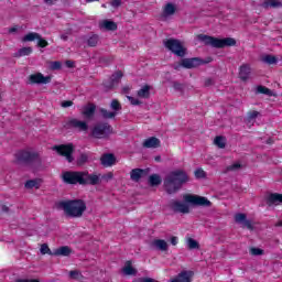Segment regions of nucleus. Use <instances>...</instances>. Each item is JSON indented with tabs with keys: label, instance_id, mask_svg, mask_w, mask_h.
<instances>
[{
	"label": "nucleus",
	"instance_id": "7",
	"mask_svg": "<svg viewBox=\"0 0 282 282\" xmlns=\"http://www.w3.org/2000/svg\"><path fill=\"white\" fill-rule=\"evenodd\" d=\"M113 133V127L109 122H97L91 130L93 138L97 140H106Z\"/></svg>",
	"mask_w": 282,
	"mask_h": 282
},
{
	"label": "nucleus",
	"instance_id": "10",
	"mask_svg": "<svg viewBox=\"0 0 282 282\" xmlns=\"http://www.w3.org/2000/svg\"><path fill=\"white\" fill-rule=\"evenodd\" d=\"M65 129H74L75 131H88L89 124L86 121H80L76 118H70L65 123Z\"/></svg>",
	"mask_w": 282,
	"mask_h": 282
},
{
	"label": "nucleus",
	"instance_id": "34",
	"mask_svg": "<svg viewBox=\"0 0 282 282\" xmlns=\"http://www.w3.org/2000/svg\"><path fill=\"white\" fill-rule=\"evenodd\" d=\"M94 113H96V106L95 105L87 106L83 110V116H85V118H93Z\"/></svg>",
	"mask_w": 282,
	"mask_h": 282
},
{
	"label": "nucleus",
	"instance_id": "17",
	"mask_svg": "<svg viewBox=\"0 0 282 282\" xmlns=\"http://www.w3.org/2000/svg\"><path fill=\"white\" fill-rule=\"evenodd\" d=\"M176 10L177 8L175 7V4L171 2L166 3L161 14V19L163 21H166L169 17H173V14H175Z\"/></svg>",
	"mask_w": 282,
	"mask_h": 282
},
{
	"label": "nucleus",
	"instance_id": "20",
	"mask_svg": "<svg viewBox=\"0 0 282 282\" xmlns=\"http://www.w3.org/2000/svg\"><path fill=\"white\" fill-rule=\"evenodd\" d=\"M54 257H69L72 254V248L67 246L59 247L53 251Z\"/></svg>",
	"mask_w": 282,
	"mask_h": 282
},
{
	"label": "nucleus",
	"instance_id": "38",
	"mask_svg": "<svg viewBox=\"0 0 282 282\" xmlns=\"http://www.w3.org/2000/svg\"><path fill=\"white\" fill-rule=\"evenodd\" d=\"M187 248L188 250H199V242L193 238L187 239Z\"/></svg>",
	"mask_w": 282,
	"mask_h": 282
},
{
	"label": "nucleus",
	"instance_id": "64",
	"mask_svg": "<svg viewBox=\"0 0 282 282\" xmlns=\"http://www.w3.org/2000/svg\"><path fill=\"white\" fill-rule=\"evenodd\" d=\"M275 226H278V227H282V220H281V221H279L278 224H275Z\"/></svg>",
	"mask_w": 282,
	"mask_h": 282
},
{
	"label": "nucleus",
	"instance_id": "44",
	"mask_svg": "<svg viewBox=\"0 0 282 282\" xmlns=\"http://www.w3.org/2000/svg\"><path fill=\"white\" fill-rule=\"evenodd\" d=\"M194 175L197 180H202L204 177H206V172H204V170L202 169H197L195 172H194Z\"/></svg>",
	"mask_w": 282,
	"mask_h": 282
},
{
	"label": "nucleus",
	"instance_id": "56",
	"mask_svg": "<svg viewBox=\"0 0 282 282\" xmlns=\"http://www.w3.org/2000/svg\"><path fill=\"white\" fill-rule=\"evenodd\" d=\"M111 6L112 8H120V6H122V0H112Z\"/></svg>",
	"mask_w": 282,
	"mask_h": 282
},
{
	"label": "nucleus",
	"instance_id": "11",
	"mask_svg": "<svg viewBox=\"0 0 282 282\" xmlns=\"http://www.w3.org/2000/svg\"><path fill=\"white\" fill-rule=\"evenodd\" d=\"M210 61V58H208V61H205L199 57L183 58L182 66L185 67V69H193L194 67H199V65H208Z\"/></svg>",
	"mask_w": 282,
	"mask_h": 282
},
{
	"label": "nucleus",
	"instance_id": "55",
	"mask_svg": "<svg viewBox=\"0 0 282 282\" xmlns=\"http://www.w3.org/2000/svg\"><path fill=\"white\" fill-rule=\"evenodd\" d=\"M74 105V101L72 100H65L62 102V107H64V109H67V107H72Z\"/></svg>",
	"mask_w": 282,
	"mask_h": 282
},
{
	"label": "nucleus",
	"instance_id": "36",
	"mask_svg": "<svg viewBox=\"0 0 282 282\" xmlns=\"http://www.w3.org/2000/svg\"><path fill=\"white\" fill-rule=\"evenodd\" d=\"M262 63H265L267 65H276L278 59L274 55H264L262 57Z\"/></svg>",
	"mask_w": 282,
	"mask_h": 282
},
{
	"label": "nucleus",
	"instance_id": "13",
	"mask_svg": "<svg viewBox=\"0 0 282 282\" xmlns=\"http://www.w3.org/2000/svg\"><path fill=\"white\" fill-rule=\"evenodd\" d=\"M29 83L31 85H48V83H52V76H44L42 73H36L29 76Z\"/></svg>",
	"mask_w": 282,
	"mask_h": 282
},
{
	"label": "nucleus",
	"instance_id": "35",
	"mask_svg": "<svg viewBox=\"0 0 282 282\" xmlns=\"http://www.w3.org/2000/svg\"><path fill=\"white\" fill-rule=\"evenodd\" d=\"M214 144L218 147V149H226V137L218 135L214 139Z\"/></svg>",
	"mask_w": 282,
	"mask_h": 282
},
{
	"label": "nucleus",
	"instance_id": "54",
	"mask_svg": "<svg viewBox=\"0 0 282 282\" xmlns=\"http://www.w3.org/2000/svg\"><path fill=\"white\" fill-rule=\"evenodd\" d=\"M139 282H160L153 278H140Z\"/></svg>",
	"mask_w": 282,
	"mask_h": 282
},
{
	"label": "nucleus",
	"instance_id": "48",
	"mask_svg": "<svg viewBox=\"0 0 282 282\" xmlns=\"http://www.w3.org/2000/svg\"><path fill=\"white\" fill-rule=\"evenodd\" d=\"M239 169H241V163H234L227 166V171H239Z\"/></svg>",
	"mask_w": 282,
	"mask_h": 282
},
{
	"label": "nucleus",
	"instance_id": "25",
	"mask_svg": "<svg viewBox=\"0 0 282 282\" xmlns=\"http://www.w3.org/2000/svg\"><path fill=\"white\" fill-rule=\"evenodd\" d=\"M239 78L240 80H248V78H250V66L248 65H242L240 66V70H239Z\"/></svg>",
	"mask_w": 282,
	"mask_h": 282
},
{
	"label": "nucleus",
	"instance_id": "19",
	"mask_svg": "<svg viewBox=\"0 0 282 282\" xmlns=\"http://www.w3.org/2000/svg\"><path fill=\"white\" fill-rule=\"evenodd\" d=\"M102 166H113L116 164V155L108 153L104 154L100 159Z\"/></svg>",
	"mask_w": 282,
	"mask_h": 282
},
{
	"label": "nucleus",
	"instance_id": "9",
	"mask_svg": "<svg viewBox=\"0 0 282 282\" xmlns=\"http://www.w3.org/2000/svg\"><path fill=\"white\" fill-rule=\"evenodd\" d=\"M53 151H56V153H58V155H62V158H66L67 162H74V144L68 143L54 145Z\"/></svg>",
	"mask_w": 282,
	"mask_h": 282
},
{
	"label": "nucleus",
	"instance_id": "31",
	"mask_svg": "<svg viewBox=\"0 0 282 282\" xmlns=\"http://www.w3.org/2000/svg\"><path fill=\"white\" fill-rule=\"evenodd\" d=\"M101 28H105V30L115 32V30H118V24L113 21L105 20L101 24Z\"/></svg>",
	"mask_w": 282,
	"mask_h": 282
},
{
	"label": "nucleus",
	"instance_id": "14",
	"mask_svg": "<svg viewBox=\"0 0 282 282\" xmlns=\"http://www.w3.org/2000/svg\"><path fill=\"white\" fill-rule=\"evenodd\" d=\"M236 224H239L241 228H247L248 230H254L252 221L248 220V216L243 213H238L234 216Z\"/></svg>",
	"mask_w": 282,
	"mask_h": 282
},
{
	"label": "nucleus",
	"instance_id": "45",
	"mask_svg": "<svg viewBox=\"0 0 282 282\" xmlns=\"http://www.w3.org/2000/svg\"><path fill=\"white\" fill-rule=\"evenodd\" d=\"M47 45H50V43L40 35V37H37V47H47Z\"/></svg>",
	"mask_w": 282,
	"mask_h": 282
},
{
	"label": "nucleus",
	"instance_id": "58",
	"mask_svg": "<svg viewBox=\"0 0 282 282\" xmlns=\"http://www.w3.org/2000/svg\"><path fill=\"white\" fill-rule=\"evenodd\" d=\"M17 282H41V281L34 280V279H19L17 280Z\"/></svg>",
	"mask_w": 282,
	"mask_h": 282
},
{
	"label": "nucleus",
	"instance_id": "23",
	"mask_svg": "<svg viewBox=\"0 0 282 282\" xmlns=\"http://www.w3.org/2000/svg\"><path fill=\"white\" fill-rule=\"evenodd\" d=\"M123 274H126V276H135V274H138V270H135L132 265H131V261H127L126 265L122 269Z\"/></svg>",
	"mask_w": 282,
	"mask_h": 282
},
{
	"label": "nucleus",
	"instance_id": "46",
	"mask_svg": "<svg viewBox=\"0 0 282 282\" xmlns=\"http://www.w3.org/2000/svg\"><path fill=\"white\" fill-rule=\"evenodd\" d=\"M80 276H83V274H80L78 271L73 270L69 272V278L74 279L75 281H78V279H80Z\"/></svg>",
	"mask_w": 282,
	"mask_h": 282
},
{
	"label": "nucleus",
	"instance_id": "28",
	"mask_svg": "<svg viewBox=\"0 0 282 282\" xmlns=\"http://www.w3.org/2000/svg\"><path fill=\"white\" fill-rule=\"evenodd\" d=\"M142 173H144V170L133 169L130 172V177H131L132 182H140V180H142Z\"/></svg>",
	"mask_w": 282,
	"mask_h": 282
},
{
	"label": "nucleus",
	"instance_id": "29",
	"mask_svg": "<svg viewBox=\"0 0 282 282\" xmlns=\"http://www.w3.org/2000/svg\"><path fill=\"white\" fill-rule=\"evenodd\" d=\"M150 186H160L162 184V176L160 174H152L148 180Z\"/></svg>",
	"mask_w": 282,
	"mask_h": 282
},
{
	"label": "nucleus",
	"instance_id": "43",
	"mask_svg": "<svg viewBox=\"0 0 282 282\" xmlns=\"http://www.w3.org/2000/svg\"><path fill=\"white\" fill-rule=\"evenodd\" d=\"M173 88L175 89V91H181L183 94L184 89L186 86H184V84L180 83V82H173L172 83Z\"/></svg>",
	"mask_w": 282,
	"mask_h": 282
},
{
	"label": "nucleus",
	"instance_id": "18",
	"mask_svg": "<svg viewBox=\"0 0 282 282\" xmlns=\"http://www.w3.org/2000/svg\"><path fill=\"white\" fill-rule=\"evenodd\" d=\"M160 144H161L160 139L155 137H151L147 139L142 145L144 149H160Z\"/></svg>",
	"mask_w": 282,
	"mask_h": 282
},
{
	"label": "nucleus",
	"instance_id": "39",
	"mask_svg": "<svg viewBox=\"0 0 282 282\" xmlns=\"http://www.w3.org/2000/svg\"><path fill=\"white\" fill-rule=\"evenodd\" d=\"M110 109H112V111H116V113H118V111L122 110V105H120V101H118V99H112L110 102Z\"/></svg>",
	"mask_w": 282,
	"mask_h": 282
},
{
	"label": "nucleus",
	"instance_id": "37",
	"mask_svg": "<svg viewBox=\"0 0 282 282\" xmlns=\"http://www.w3.org/2000/svg\"><path fill=\"white\" fill-rule=\"evenodd\" d=\"M261 113L257 110L249 111L247 113L246 122H252L253 120H257Z\"/></svg>",
	"mask_w": 282,
	"mask_h": 282
},
{
	"label": "nucleus",
	"instance_id": "3",
	"mask_svg": "<svg viewBox=\"0 0 282 282\" xmlns=\"http://www.w3.org/2000/svg\"><path fill=\"white\" fill-rule=\"evenodd\" d=\"M59 210H64L67 217L78 218L83 217L87 210V204L83 199L61 200L56 204Z\"/></svg>",
	"mask_w": 282,
	"mask_h": 282
},
{
	"label": "nucleus",
	"instance_id": "57",
	"mask_svg": "<svg viewBox=\"0 0 282 282\" xmlns=\"http://www.w3.org/2000/svg\"><path fill=\"white\" fill-rule=\"evenodd\" d=\"M69 34H72V31L61 34L62 41H67L69 39Z\"/></svg>",
	"mask_w": 282,
	"mask_h": 282
},
{
	"label": "nucleus",
	"instance_id": "5",
	"mask_svg": "<svg viewBox=\"0 0 282 282\" xmlns=\"http://www.w3.org/2000/svg\"><path fill=\"white\" fill-rule=\"evenodd\" d=\"M34 162L41 164L39 152L21 150L15 153V164H25L26 166H30V164H34Z\"/></svg>",
	"mask_w": 282,
	"mask_h": 282
},
{
	"label": "nucleus",
	"instance_id": "41",
	"mask_svg": "<svg viewBox=\"0 0 282 282\" xmlns=\"http://www.w3.org/2000/svg\"><path fill=\"white\" fill-rule=\"evenodd\" d=\"M41 254H50L51 257H54V251L50 249L47 243H43L40 249Z\"/></svg>",
	"mask_w": 282,
	"mask_h": 282
},
{
	"label": "nucleus",
	"instance_id": "8",
	"mask_svg": "<svg viewBox=\"0 0 282 282\" xmlns=\"http://www.w3.org/2000/svg\"><path fill=\"white\" fill-rule=\"evenodd\" d=\"M183 199L187 204H192V206H203L204 208H210L213 206V203L208 198L199 195L185 194Z\"/></svg>",
	"mask_w": 282,
	"mask_h": 282
},
{
	"label": "nucleus",
	"instance_id": "4",
	"mask_svg": "<svg viewBox=\"0 0 282 282\" xmlns=\"http://www.w3.org/2000/svg\"><path fill=\"white\" fill-rule=\"evenodd\" d=\"M197 39L204 43V45L215 47L216 50H224V47H235V45H237V40L232 37L219 39L206 34H198Z\"/></svg>",
	"mask_w": 282,
	"mask_h": 282
},
{
	"label": "nucleus",
	"instance_id": "24",
	"mask_svg": "<svg viewBox=\"0 0 282 282\" xmlns=\"http://www.w3.org/2000/svg\"><path fill=\"white\" fill-rule=\"evenodd\" d=\"M33 50L31 46L19 48L18 52L13 54L14 58H21L22 56H30L32 54Z\"/></svg>",
	"mask_w": 282,
	"mask_h": 282
},
{
	"label": "nucleus",
	"instance_id": "12",
	"mask_svg": "<svg viewBox=\"0 0 282 282\" xmlns=\"http://www.w3.org/2000/svg\"><path fill=\"white\" fill-rule=\"evenodd\" d=\"M169 207L173 213H181L182 215H188L191 213V207L187 204L180 200H171Z\"/></svg>",
	"mask_w": 282,
	"mask_h": 282
},
{
	"label": "nucleus",
	"instance_id": "32",
	"mask_svg": "<svg viewBox=\"0 0 282 282\" xmlns=\"http://www.w3.org/2000/svg\"><path fill=\"white\" fill-rule=\"evenodd\" d=\"M99 42H100V36L98 34H93L87 39L88 47H96V45H98Z\"/></svg>",
	"mask_w": 282,
	"mask_h": 282
},
{
	"label": "nucleus",
	"instance_id": "49",
	"mask_svg": "<svg viewBox=\"0 0 282 282\" xmlns=\"http://www.w3.org/2000/svg\"><path fill=\"white\" fill-rule=\"evenodd\" d=\"M127 98H128L129 102L133 106L142 105V101H140L139 99H135L131 96H127Z\"/></svg>",
	"mask_w": 282,
	"mask_h": 282
},
{
	"label": "nucleus",
	"instance_id": "59",
	"mask_svg": "<svg viewBox=\"0 0 282 282\" xmlns=\"http://www.w3.org/2000/svg\"><path fill=\"white\" fill-rule=\"evenodd\" d=\"M56 1H58V0H44V3L46 6H56Z\"/></svg>",
	"mask_w": 282,
	"mask_h": 282
},
{
	"label": "nucleus",
	"instance_id": "1",
	"mask_svg": "<svg viewBox=\"0 0 282 282\" xmlns=\"http://www.w3.org/2000/svg\"><path fill=\"white\" fill-rule=\"evenodd\" d=\"M188 174L184 170H175L170 172L163 180V187L167 195H175L184 184L189 182Z\"/></svg>",
	"mask_w": 282,
	"mask_h": 282
},
{
	"label": "nucleus",
	"instance_id": "47",
	"mask_svg": "<svg viewBox=\"0 0 282 282\" xmlns=\"http://www.w3.org/2000/svg\"><path fill=\"white\" fill-rule=\"evenodd\" d=\"M250 254H252L253 257H260V254H263V250L259 248H251Z\"/></svg>",
	"mask_w": 282,
	"mask_h": 282
},
{
	"label": "nucleus",
	"instance_id": "42",
	"mask_svg": "<svg viewBox=\"0 0 282 282\" xmlns=\"http://www.w3.org/2000/svg\"><path fill=\"white\" fill-rule=\"evenodd\" d=\"M25 188H39V181L36 180H29L24 184Z\"/></svg>",
	"mask_w": 282,
	"mask_h": 282
},
{
	"label": "nucleus",
	"instance_id": "22",
	"mask_svg": "<svg viewBox=\"0 0 282 282\" xmlns=\"http://www.w3.org/2000/svg\"><path fill=\"white\" fill-rule=\"evenodd\" d=\"M191 272L189 271H183L181 273H178V275L171 280V282H191Z\"/></svg>",
	"mask_w": 282,
	"mask_h": 282
},
{
	"label": "nucleus",
	"instance_id": "61",
	"mask_svg": "<svg viewBox=\"0 0 282 282\" xmlns=\"http://www.w3.org/2000/svg\"><path fill=\"white\" fill-rule=\"evenodd\" d=\"M66 65H67V67H74V62H72V61H66Z\"/></svg>",
	"mask_w": 282,
	"mask_h": 282
},
{
	"label": "nucleus",
	"instance_id": "21",
	"mask_svg": "<svg viewBox=\"0 0 282 282\" xmlns=\"http://www.w3.org/2000/svg\"><path fill=\"white\" fill-rule=\"evenodd\" d=\"M137 96L139 98H144V99L151 98V86L150 85L142 86L141 89L138 90Z\"/></svg>",
	"mask_w": 282,
	"mask_h": 282
},
{
	"label": "nucleus",
	"instance_id": "16",
	"mask_svg": "<svg viewBox=\"0 0 282 282\" xmlns=\"http://www.w3.org/2000/svg\"><path fill=\"white\" fill-rule=\"evenodd\" d=\"M150 248L153 250H160L161 252H166L169 250V242L164 239H154L150 243Z\"/></svg>",
	"mask_w": 282,
	"mask_h": 282
},
{
	"label": "nucleus",
	"instance_id": "26",
	"mask_svg": "<svg viewBox=\"0 0 282 282\" xmlns=\"http://www.w3.org/2000/svg\"><path fill=\"white\" fill-rule=\"evenodd\" d=\"M99 113L104 118V120H113V118H116V116H118V112L109 111L105 108H100Z\"/></svg>",
	"mask_w": 282,
	"mask_h": 282
},
{
	"label": "nucleus",
	"instance_id": "52",
	"mask_svg": "<svg viewBox=\"0 0 282 282\" xmlns=\"http://www.w3.org/2000/svg\"><path fill=\"white\" fill-rule=\"evenodd\" d=\"M99 63L101 65H109V63H111V59L109 57H100Z\"/></svg>",
	"mask_w": 282,
	"mask_h": 282
},
{
	"label": "nucleus",
	"instance_id": "51",
	"mask_svg": "<svg viewBox=\"0 0 282 282\" xmlns=\"http://www.w3.org/2000/svg\"><path fill=\"white\" fill-rule=\"evenodd\" d=\"M213 85H215V79H213L210 77L205 79V82H204L205 87H213Z\"/></svg>",
	"mask_w": 282,
	"mask_h": 282
},
{
	"label": "nucleus",
	"instance_id": "63",
	"mask_svg": "<svg viewBox=\"0 0 282 282\" xmlns=\"http://www.w3.org/2000/svg\"><path fill=\"white\" fill-rule=\"evenodd\" d=\"M154 160H155V162H162V156L156 155V156L154 158Z\"/></svg>",
	"mask_w": 282,
	"mask_h": 282
},
{
	"label": "nucleus",
	"instance_id": "30",
	"mask_svg": "<svg viewBox=\"0 0 282 282\" xmlns=\"http://www.w3.org/2000/svg\"><path fill=\"white\" fill-rule=\"evenodd\" d=\"M89 162V154L88 153H80L76 160L77 166H85Z\"/></svg>",
	"mask_w": 282,
	"mask_h": 282
},
{
	"label": "nucleus",
	"instance_id": "2",
	"mask_svg": "<svg viewBox=\"0 0 282 282\" xmlns=\"http://www.w3.org/2000/svg\"><path fill=\"white\" fill-rule=\"evenodd\" d=\"M66 184H80L82 186H98L100 175L89 174V172H65L63 175Z\"/></svg>",
	"mask_w": 282,
	"mask_h": 282
},
{
	"label": "nucleus",
	"instance_id": "27",
	"mask_svg": "<svg viewBox=\"0 0 282 282\" xmlns=\"http://www.w3.org/2000/svg\"><path fill=\"white\" fill-rule=\"evenodd\" d=\"M262 8H273V9H278V8H282V2L281 0H265L262 3Z\"/></svg>",
	"mask_w": 282,
	"mask_h": 282
},
{
	"label": "nucleus",
	"instance_id": "6",
	"mask_svg": "<svg viewBox=\"0 0 282 282\" xmlns=\"http://www.w3.org/2000/svg\"><path fill=\"white\" fill-rule=\"evenodd\" d=\"M163 45L169 52H172L175 56H178L180 58H184L186 56V47H184V44H182V41L177 39H167L163 41Z\"/></svg>",
	"mask_w": 282,
	"mask_h": 282
},
{
	"label": "nucleus",
	"instance_id": "50",
	"mask_svg": "<svg viewBox=\"0 0 282 282\" xmlns=\"http://www.w3.org/2000/svg\"><path fill=\"white\" fill-rule=\"evenodd\" d=\"M62 67H63V64H61V62H52L51 63V69H53V70L61 69Z\"/></svg>",
	"mask_w": 282,
	"mask_h": 282
},
{
	"label": "nucleus",
	"instance_id": "40",
	"mask_svg": "<svg viewBox=\"0 0 282 282\" xmlns=\"http://www.w3.org/2000/svg\"><path fill=\"white\" fill-rule=\"evenodd\" d=\"M257 94H263L264 96H272V90L265 86H258Z\"/></svg>",
	"mask_w": 282,
	"mask_h": 282
},
{
	"label": "nucleus",
	"instance_id": "62",
	"mask_svg": "<svg viewBox=\"0 0 282 282\" xmlns=\"http://www.w3.org/2000/svg\"><path fill=\"white\" fill-rule=\"evenodd\" d=\"M17 28H11V29H9V34H13V32H17Z\"/></svg>",
	"mask_w": 282,
	"mask_h": 282
},
{
	"label": "nucleus",
	"instance_id": "15",
	"mask_svg": "<svg viewBox=\"0 0 282 282\" xmlns=\"http://www.w3.org/2000/svg\"><path fill=\"white\" fill-rule=\"evenodd\" d=\"M122 76H124V74H122V70H117L115 74L111 75L110 82L104 84V87H106V89H113L116 85H118L120 80H122Z\"/></svg>",
	"mask_w": 282,
	"mask_h": 282
},
{
	"label": "nucleus",
	"instance_id": "33",
	"mask_svg": "<svg viewBox=\"0 0 282 282\" xmlns=\"http://www.w3.org/2000/svg\"><path fill=\"white\" fill-rule=\"evenodd\" d=\"M37 39H41V34H39L36 32H31V33L24 35L22 41L24 43H28V42H32V41H37Z\"/></svg>",
	"mask_w": 282,
	"mask_h": 282
},
{
	"label": "nucleus",
	"instance_id": "60",
	"mask_svg": "<svg viewBox=\"0 0 282 282\" xmlns=\"http://www.w3.org/2000/svg\"><path fill=\"white\" fill-rule=\"evenodd\" d=\"M170 241L172 246H177V237L173 236Z\"/></svg>",
	"mask_w": 282,
	"mask_h": 282
},
{
	"label": "nucleus",
	"instance_id": "53",
	"mask_svg": "<svg viewBox=\"0 0 282 282\" xmlns=\"http://www.w3.org/2000/svg\"><path fill=\"white\" fill-rule=\"evenodd\" d=\"M101 180H105L106 182H109V180H113V173L109 172L106 175H102Z\"/></svg>",
	"mask_w": 282,
	"mask_h": 282
}]
</instances>
